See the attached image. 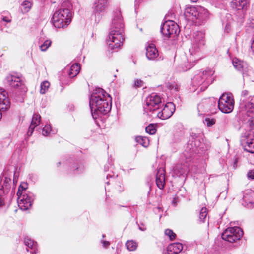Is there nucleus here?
I'll return each mask as SVG.
<instances>
[{
	"label": "nucleus",
	"instance_id": "nucleus-1",
	"mask_svg": "<svg viewBox=\"0 0 254 254\" xmlns=\"http://www.w3.org/2000/svg\"><path fill=\"white\" fill-rule=\"evenodd\" d=\"M89 106L92 117L97 119L101 114H106L111 109L110 95L99 88L90 97Z\"/></svg>",
	"mask_w": 254,
	"mask_h": 254
},
{
	"label": "nucleus",
	"instance_id": "nucleus-2",
	"mask_svg": "<svg viewBox=\"0 0 254 254\" xmlns=\"http://www.w3.org/2000/svg\"><path fill=\"white\" fill-rule=\"evenodd\" d=\"M191 46L189 48L188 55V62L190 63L189 67H186L185 70L191 68L193 63L201 59L203 57V50L205 44V34L201 31L193 33L191 38Z\"/></svg>",
	"mask_w": 254,
	"mask_h": 254
},
{
	"label": "nucleus",
	"instance_id": "nucleus-3",
	"mask_svg": "<svg viewBox=\"0 0 254 254\" xmlns=\"http://www.w3.org/2000/svg\"><path fill=\"white\" fill-rule=\"evenodd\" d=\"M70 7V2L65 0L62 2L61 7L55 12L52 17V22L55 27L63 28L69 24L71 21Z\"/></svg>",
	"mask_w": 254,
	"mask_h": 254
},
{
	"label": "nucleus",
	"instance_id": "nucleus-4",
	"mask_svg": "<svg viewBox=\"0 0 254 254\" xmlns=\"http://www.w3.org/2000/svg\"><path fill=\"white\" fill-rule=\"evenodd\" d=\"M184 16L187 20L201 25L209 18V12L201 6H190L185 9Z\"/></svg>",
	"mask_w": 254,
	"mask_h": 254
},
{
	"label": "nucleus",
	"instance_id": "nucleus-5",
	"mask_svg": "<svg viewBox=\"0 0 254 254\" xmlns=\"http://www.w3.org/2000/svg\"><path fill=\"white\" fill-rule=\"evenodd\" d=\"M248 94V91L246 90L241 93L243 99L241 98L240 100L238 115L240 118L244 119L246 117H254V96L245 99Z\"/></svg>",
	"mask_w": 254,
	"mask_h": 254
},
{
	"label": "nucleus",
	"instance_id": "nucleus-6",
	"mask_svg": "<svg viewBox=\"0 0 254 254\" xmlns=\"http://www.w3.org/2000/svg\"><path fill=\"white\" fill-rule=\"evenodd\" d=\"M249 3V0H232L230 2L231 10L236 17L238 23L243 22Z\"/></svg>",
	"mask_w": 254,
	"mask_h": 254
},
{
	"label": "nucleus",
	"instance_id": "nucleus-7",
	"mask_svg": "<svg viewBox=\"0 0 254 254\" xmlns=\"http://www.w3.org/2000/svg\"><path fill=\"white\" fill-rule=\"evenodd\" d=\"M214 71L211 69H207L202 73L196 75L192 79L193 86L200 87V91L204 90L213 81L212 76Z\"/></svg>",
	"mask_w": 254,
	"mask_h": 254
},
{
	"label": "nucleus",
	"instance_id": "nucleus-8",
	"mask_svg": "<svg viewBox=\"0 0 254 254\" xmlns=\"http://www.w3.org/2000/svg\"><path fill=\"white\" fill-rule=\"evenodd\" d=\"M162 105L160 97L155 94H151L148 96L143 105L144 112L148 115L151 116Z\"/></svg>",
	"mask_w": 254,
	"mask_h": 254
},
{
	"label": "nucleus",
	"instance_id": "nucleus-9",
	"mask_svg": "<svg viewBox=\"0 0 254 254\" xmlns=\"http://www.w3.org/2000/svg\"><path fill=\"white\" fill-rule=\"evenodd\" d=\"M123 31L124 30H111L107 39L110 49L116 50L121 47L124 40Z\"/></svg>",
	"mask_w": 254,
	"mask_h": 254
},
{
	"label": "nucleus",
	"instance_id": "nucleus-10",
	"mask_svg": "<svg viewBox=\"0 0 254 254\" xmlns=\"http://www.w3.org/2000/svg\"><path fill=\"white\" fill-rule=\"evenodd\" d=\"M217 106L223 113H230L234 109V100L231 93H223L217 101Z\"/></svg>",
	"mask_w": 254,
	"mask_h": 254
},
{
	"label": "nucleus",
	"instance_id": "nucleus-11",
	"mask_svg": "<svg viewBox=\"0 0 254 254\" xmlns=\"http://www.w3.org/2000/svg\"><path fill=\"white\" fill-rule=\"evenodd\" d=\"M243 235V231L239 227H229L222 234V238L230 243L236 242Z\"/></svg>",
	"mask_w": 254,
	"mask_h": 254
},
{
	"label": "nucleus",
	"instance_id": "nucleus-12",
	"mask_svg": "<svg viewBox=\"0 0 254 254\" xmlns=\"http://www.w3.org/2000/svg\"><path fill=\"white\" fill-rule=\"evenodd\" d=\"M179 26L173 21H166L161 28V32L166 37L175 38L179 33Z\"/></svg>",
	"mask_w": 254,
	"mask_h": 254
},
{
	"label": "nucleus",
	"instance_id": "nucleus-13",
	"mask_svg": "<svg viewBox=\"0 0 254 254\" xmlns=\"http://www.w3.org/2000/svg\"><path fill=\"white\" fill-rule=\"evenodd\" d=\"M217 106V100L214 98L202 100L198 104L197 109L200 115L206 112H213Z\"/></svg>",
	"mask_w": 254,
	"mask_h": 254
},
{
	"label": "nucleus",
	"instance_id": "nucleus-14",
	"mask_svg": "<svg viewBox=\"0 0 254 254\" xmlns=\"http://www.w3.org/2000/svg\"><path fill=\"white\" fill-rule=\"evenodd\" d=\"M5 82L12 88L19 89L21 93L26 92L21 76L13 74L8 75L5 78Z\"/></svg>",
	"mask_w": 254,
	"mask_h": 254
},
{
	"label": "nucleus",
	"instance_id": "nucleus-15",
	"mask_svg": "<svg viewBox=\"0 0 254 254\" xmlns=\"http://www.w3.org/2000/svg\"><path fill=\"white\" fill-rule=\"evenodd\" d=\"M109 6V0H98L93 6V12L96 18L100 19Z\"/></svg>",
	"mask_w": 254,
	"mask_h": 254
},
{
	"label": "nucleus",
	"instance_id": "nucleus-16",
	"mask_svg": "<svg viewBox=\"0 0 254 254\" xmlns=\"http://www.w3.org/2000/svg\"><path fill=\"white\" fill-rule=\"evenodd\" d=\"M175 110L174 104L172 102L167 103L163 109L157 113V116L162 120H166L169 118Z\"/></svg>",
	"mask_w": 254,
	"mask_h": 254
},
{
	"label": "nucleus",
	"instance_id": "nucleus-17",
	"mask_svg": "<svg viewBox=\"0 0 254 254\" xmlns=\"http://www.w3.org/2000/svg\"><path fill=\"white\" fill-rule=\"evenodd\" d=\"M18 204L19 208L23 210H27L32 205L33 198L26 193L18 196Z\"/></svg>",
	"mask_w": 254,
	"mask_h": 254
},
{
	"label": "nucleus",
	"instance_id": "nucleus-18",
	"mask_svg": "<svg viewBox=\"0 0 254 254\" xmlns=\"http://www.w3.org/2000/svg\"><path fill=\"white\" fill-rule=\"evenodd\" d=\"M243 205L248 208H252L254 206V191L248 189L244 191Z\"/></svg>",
	"mask_w": 254,
	"mask_h": 254
},
{
	"label": "nucleus",
	"instance_id": "nucleus-19",
	"mask_svg": "<svg viewBox=\"0 0 254 254\" xmlns=\"http://www.w3.org/2000/svg\"><path fill=\"white\" fill-rule=\"evenodd\" d=\"M124 23L120 11L113 13L111 24V30H123Z\"/></svg>",
	"mask_w": 254,
	"mask_h": 254
},
{
	"label": "nucleus",
	"instance_id": "nucleus-20",
	"mask_svg": "<svg viewBox=\"0 0 254 254\" xmlns=\"http://www.w3.org/2000/svg\"><path fill=\"white\" fill-rule=\"evenodd\" d=\"M10 107V102L7 92L3 88H0V110L6 111Z\"/></svg>",
	"mask_w": 254,
	"mask_h": 254
},
{
	"label": "nucleus",
	"instance_id": "nucleus-21",
	"mask_svg": "<svg viewBox=\"0 0 254 254\" xmlns=\"http://www.w3.org/2000/svg\"><path fill=\"white\" fill-rule=\"evenodd\" d=\"M146 50V55L149 60H154L159 55L158 51L155 45L152 43H147Z\"/></svg>",
	"mask_w": 254,
	"mask_h": 254
},
{
	"label": "nucleus",
	"instance_id": "nucleus-22",
	"mask_svg": "<svg viewBox=\"0 0 254 254\" xmlns=\"http://www.w3.org/2000/svg\"><path fill=\"white\" fill-rule=\"evenodd\" d=\"M244 150L248 152L254 153V134L250 133L247 138L245 144L244 145Z\"/></svg>",
	"mask_w": 254,
	"mask_h": 254
},
{
	"label": "nucleus",
	"instance_id": "nucleus-23",
	"mask_svg": "<svg viewBox=\"0 0 254 254\" xmlns=\"http://www.w3.org/2000/svg\"><path fill=\"white\" fill-rule=\"evenodd\" d=\"M41 121V116L35 113L33 115L30 125L27 131V135L31 136L34 130V128L39 125Z\"/></svg>",
	"mask_w": 254,
	"mask_h": 254
},
{
	"label": "nucleus",
	"instance_id": "nucleus-24",
	"mask_svg": "<svg viewBox=\"0 0 254 254\" xmlns=\"http://www.w3.org/2000/svg\"><path fill=\"white\" fill-rule=\"evenodd\" d=\"M183 245L180 243H174L170 244L167 247L168 254H178L183 250Z\"/></svg>",
	"mask_w": 254,
	"mask_h": 254
},
{
	"label": "nucleus",
	"instance_id": "nucleus-25",
	"mask_svg": "<svg viewBox=\"0 0 254 254\" xmlns=\"http://www.w3.org/2000/svg\"><path fill=\"white\" fill-rule=\"evenodd\" d=\"M156 183L160 189H163L165 185V174L163 169L160 168L156 174Z\"/></svg>",
	"mask_w": 254,
	"mask_h": 254
},
{
	"label": "nucleus",
	"instance_id": "nucleus-26",
	"mask_svg": "<svg viewBox=\"0 0 254 254\" xmlns=\"http://www.w3.org/2000/svg\"><path fill=\"white\" fill-rule=\"evenodd\" d=\"M11 179L7 176L4 177L3 184L0 188V195L4 196L8 193L10 189Z\"/></svg>",
	"mask_w": 254,
	"mask_h": 254
},
{
	"label": "nucleus",
	"instance_id": "nucleus-27",
	"mask_svg": "<svg viewBox=\"0 0 254 254\" xmlns=\"http://www.w3.org/2000/svg\"><path fill=\"white\" fill-rule=\"evenodd\" d=\"M232 63L234 67L239 71H243L244 69L247 67V64L238 59L237 58H235L232 60Z\"/></svg>",
	"mask_w": 254,
	"mask_h": 254
},
{
	"label": "nucleus",
	"instance_id": "nucleus-28",
	"mask_svg": "<svg viewBox=\"0 0 254 254\" xmlns=\"http://www.w3.org/2000/svg\"><path fill=\"white\" fill-rule=\"evenodd\" d=\"M25 245L29 248H31L32 251H30L31 254H36L37 251V243L34 242L32 240L28 238L24 239Z\"/></svg>",
	"mask_w": 254,
	"mask_h": 254
},
{
	"label": "nucleus",
	"instance_id": "nucleus-29",
	"mask_svg": "<svg viewBox=\"0 0 254 254\" xmlns=\"http://www.w3.org/2000/svg\"><path fill=\"white\" fill-rule=\"evenodd\" d=\"M188 165L187 164H178L174 167V170L177 175L180 176L186 174L188 171Z\"/></svg>",
	"mask_w": 254,
	"mask_h": 254
},
{
	"label": "nucleus",
	"instance_id": "nucleus-30",
	"mask_svg": "<svg viewBox=\"0 0 254 254\" xmlns=\"http://www.w3.org/2000/svg\"><path fill=\"white\" fill-rule=\"evenodd\" d=\"M80 67L77 64H73L70 68L68 72V76L70 78L76 76L79 72Z\"/></svg>",
	"mask_w": 254,
	"mask_h": 254
},
{
	"label": "nucleus",
	"instance_id": "nucleus-31",
	"mask_svg": "<svg viewBox=\"0 0 254 254\" xmlns=\"http://www.w3.org/2000/svg\"><path fill=\"white\" fill-rule=\"evenodd\" d=\"M207 209L206 207H203L200 211L199 221L200 223H204L207 220Z\"/></svg>",
	"mask_w": 254,
	"mask_h": 254
},
{
	"label": "nucleus",
	"instance_id": "nucleus-32",
	"mask_svg": "<svg viewBox=\"0 0 254 254\" xmlns=\"http://www.w3.org/2000/svg\"><path fill=\"white\" fill-rule=\"evenodd\" d=\"M126 246L128 250L133 251L136 249L138 244L134 240H128L126 243Z\"/></svg>",
	"mask_w": 254,
	"mask_h": 254
},
{
	"label": "nucleus",
	"instance_id": "nucleus-33",
	"mask_svg": "<svg viewBox=\"0 0 254 254\" xmlns=\"http://www.w3.org/2000/svg\"><path fill=\"white\" fill-rule=\"evenodd\" d=\"M136 141L144 147H147L149 143V139L146 137L137 136L135 138Z\"/></svg>",
	"mask_w": 254,
	"mask_h": 254
},
{
	"label": "nucleus",
	"instance_id": "nucleus-34",
	"mask_svg": "<svg viewBox=\"0 0 254 254\" xmlns=\"http://www.w3.org/2000/svg\"><path fill=\"white\" fill-rule=\"evenodd\" d=\"M31 6L32 3L31 1L29 0H25L21 4L22 10L23 12H27L31 9Z\"/></svg>",
	"mask_w": 254,
	"mask_h": 254
},
{
	"label": "nucleus",
	"instance_id": "nucleus-35",
	"mask_svg": "<svg viewBox=\"0 0 254 254\" xmlns=\"http://www.w3.org/2000/svg\"><path fill=\"white\" fill-rule=\"evenodd\" d=\"M50 86V83L47 81L42 82L40 85V92L41 94H45Z\"/></svg>",
	"mask_w": 254,
	"mask_h": 254
},
{
	"label": "nucleus",
	"instance_id": "nucleus-36",
	"mask_svg": "<svg viewBox=\"0 0 254 254\" xmlns=\"http://www.w3.org/2000/svg\"><path fill=\"white\" fill-rule=\"evenodd\" d=\"M51 41L50 40H46L40 46V49L42 51H45L51 45Z\"/></svg>",
	"mask_w": 254,
	"mask_h": 254
},
{
	"label": "nucleus",
	"instance_id": "nucleus-37",
	"mask_svg": "<svg viewBox=\"0 0 254 254\" xmlns=\"http://www.w3.org/2000/svg\"><path fill=\"white\" fill-rule=\"evenodd\" d=\"M146 131L150 134H154L156 132L155 127L152 125L150 124L146 127Z\"/></svg>",
	"mask_w": 254,
	"mask_h": 254
},
{
	"label": "nucleus",
	"instance_id": "nucleus-38",
	"mask_svg": "<svg viewBox=\"0 0 254 254\" xmlns=\"http://www.w3.org/2000/svg\"><path fill=\"white\" fill-rule=\"evenodd\" d=\"M51 131V126L50 125H46L43 128L42 134L44 136H47Z\"/></svg>",
	"mask_w": 254,
	"mask_h": 254
},
{
	"label": "nucleus",
	"instance_id": "nucleus-39",
	"mask_svg": "<svg viewBox=\"0 0 254 254\" xmlns=\"http://www.w3.org/2000/svg\"><path fill=\"white\" fill-rule=\"evenodd\" d=\"M165 234L168 236L171 240L175 239L176 234L173 232L172 230L167 229L165 231Z\"/></svg>",
	"mask_w": 254,
	"mask_h": 254
},
{
	"label": "nucleus",
	"instance_id": "nucleus-40",
	"mask_svg": "<svg viewBox=\"0 0 254 254\" xmlns=\"http://www.w3.org/2000/svg\"><path fill=\"white\" fill-rule=\"evenodd\" d=\"M204 123L206 124L208 127H211L215 123V120L206 118L205 119Z\"/></svg>",
	"mask_w": 254,
	"mask_h": 254
},
{
	"label": "nucleus",
	"instance_id": "nucleus-41",
	"mask_svg": "<svg viewBox=\"0 0 254 254\" xmlns=\"http://www.w3.org/2000/svg\"><path fill=\"white\" fill-rule=\"evenodd\" d=\"M143 85V81L140 79H135L133 86L135 88L142 87Z\"/></svg>",
	"mask_w": 254,
	"mask_h": 254
},
{
	"label": "nucleus",
	"instance_id": "nucleus-42",
	"mask_svg": "<svg viewBox=\"0 0 254 254\" xmlns=\"http://www.w3.org/2000/svg\"><path fill=\"white\" fill-rule=\"evenodd\" d=\"M26 187H24L22 185H20L18 188V190L17 193V195L18 196L20 195V194L21 195L23 194L24 193L23 192V191H25Z\"/></svg>",
	"mask_w": 254,
	"mask_h": 254
},
{
	"label": "nucleus",
	"instance_id": "nucleus-43",
	"mask_svg": "<svg viewBox=\"0 0 254 254\" xmlns=\"http://www.w3.org/2000/svg\"><path fill=\"white\" fill-rule=\"evenodd\" d=\"M247 177L249 179H254V169L249 170L247 173Z\"/></svg>",
	"mask_w": 254,
	"mask_h": 254
},
{
	"label": "nucleus",
	"instance_id": "nucleus-44",
	"mask_svg": "<svg viewBox=\"0 0 254 254\" xmlns=\"http://www.w3.org/2000/svg\"><path fill=\"white\" fill-rule=\"evenodd\" d=\"M231 23L230 22L227 23L225 26V29H224L225 31L227 33H229L231 31Z\"/></svg>",
	"mask_w": 254,
	"mask_h": 254
},
{
	"label": "nucleus",
	"instance_id": "nucleus-45",
	"mask_svg": "<svg viewBox=\"0 0 254 254\" xmlns=\"http://www.w3.org/2000/svg\"><path fill=\"white\" fill-rule=\"evenodd\" d=\"M101 243H102V246L104 248H107L110 245V243L109 241L103 240H101Z\"/></svg>",
	"mask_w": 254,
	"mask_h": 254
},
{
	"label": "nucleus",
	"instance_id": "nucleus-46",
	"mask_svg": "<svg viewBox=\"0 0 254 254\" xmlns=\"http://www.w3.org/2000/svg\"><path fill=\"white\" fill-rule=\"evenodd\" d=\"M251 16V25L252 28H254V12L252 13Z\"/></svg>",
	"mask_w": 254,
	"mask_h": 254
},
{
	"label": "nucleus",
	"instance_id": "nucleus-47",
	"mask_svg": "<svg viewBox=\"0 0 254 254\" xmlns=\"http://www.w3.org/2000/svg\"><path fill=\"white\" fill-rule=\"evenodd\" d=\"M1 19L6 22H10L11 21V19L7 17V16H4L3 15L1 16Z\"/></svg>",
	"mask_w": 254,
	"mask_h": 254
},
{
	"label": "nucleus",
	"instance_id": "nucleus-48",
	"mask_svg": "<svg viewBox=\"0 0 254 254\" xmlns=\"http://www.w3.org/2000/svg\"><path fill=\"white\" fill-rule=\"evenodd\" d=\"M3 196L0 195V207L2 206L4 204V200L2 198Z\"/></svg>",
	"mask_w": 254,
	"mask_h": 254
},
{
	"label": "nucleus",
	"instance_id": "nucleus-49",
	"mask_svg": "<svg viewBox=\"0 0 254 254\" xmlns=\"http://www.w3.org/2000/svg\"><path fill=\"white\" fill-rule=\"evenodd\" d=\"M139 229L141 231H145L146 229L145 227L139 226Z\"/></svg>",
	"mask_w": 254,
	"mask_h": 254
},
{
	"label": "nucleus",
	"instance_id": "nucleus-50",
	"mask_svg": "<svg viewBox=\"0 0 254 254\" xmlns=\"http://www.w3.org/2000/svg\"><path fill=\"white\" fill-rule=\"evenodd\" d=\"M192 2H196L198 0H190Z\"/></svg>",
	"mask_w": 254,
	"mask_h": 254
},
{
	"label": "nucleus",
	"instance_id": "nucleus-51",
	"mask_svg": "<svg viewBox=\"0 0 254 254\" xmlns=\"http://www.w3.org/2000/svg\"><path fill=\"white\" fill-rule=\"evenodd\" d=\"M172 203H173V204H174L176 203V202L175 199H174V200L172 201Z\"/></svg>",
	"mask_w": 254,
	"mask_h": 254
},
{
	"label": "nucleus",
	"instance_id": "nucleus-52",
	"mask_svg": "<svg viewBox=\"0 0 254 254\" xmlns=\"http://www.w3.org/2000/svg\"><path fill=\"white\" fill-rule=\"evenodd\" d=\"M109 176H110V177H111V176H110V175H107V178H108V177H109Z\"/></svg>",
	"mask_w": 254,
	"mask_h": 254
},
{
	"label": "nucleus",
	"instance_id": "nucleus-53",
	"mask_svg": "<svg viewBox=\"0 0 254 254\" xmlns=\"http://www.w3.org/2000/svg\"><path fill=\"white\" fill-rule=\"evenodd\" d=\"M102 237L104 238L105 237V235H103Z\"/></svg>",
	"mask_w": 254,
	"mask_h": 254
},
{
	"label": "nucleus",
	"instance_id": "nucleus-54",
	"mask_svg": "<svg viewBox=\"0 0 254 254\" xmlns=\"http://www.w3.org/2000/svg\"><path fill=\"white\" fill-rule=\"evenodd\" d=\"M27 251H29V249L28 248H27Z\"/></svg>",
	"mask_w": 254,
	"mask_h": 254
}]
</instances>
